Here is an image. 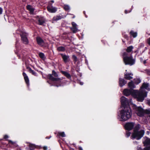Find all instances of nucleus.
<instances>
[{
    "label": "nucleus",
    "instance_id": "nucleus-23",
    "mask_svg": "<svg viewBox=\"0 0 150 150\" xmlns=\"http://www.w3.org/2000/svg\"><path fill=\"white\" fill-rule=\"evenodd\" d=\"M130 37H132L133 38H136L137 36V32H134L133 30H131L129 32Z\"/></svg>",
    "mask_w": 150,
    "mask_h": 150
},
{
    "label": "nucleus",
    "instance_id": "nucleus-58",
    "mask_svg": "<svg viewBox=\"0 0 150 150\" xmlns=\"http://www.w3.org/2000/svg\"><path fill=\"white\" fill-rule=\"evenodd\" d=\"M137 52H138V50H136V51H134V53H136Z\"/></svg>",
    "mask_w": 150,
    "mask_h": 150
},
{
    "label": "nucleus",
    "instance_id": "nucleus-41",
    "mask_svg": "<svg viewBox=\"0 0 150 150\" xmlns=\"http://www.w3.org/2000/svg\"><path fill=\"white\" fill-rule=\"evenodd\" d=\"M131 132L128 131L126 132V136L127 137H129L130 135Z\"/></svg>",
    "mask_w": 150,
    "mask_h": 150
},
{
    "label": "nucleus",
    "instance_id": "nucleus-44",
    "mask_svg": "<svg viewBox=\"0 0 150 150\" xmlns=\"http://www.w3.org/2000/svg\"><path fill=\"white\" fill-rule=\"evenodd\" d=\"M147 43L150 46V37L147 39Z\"/></svg>",
    "mask_w": 150,
    "mask_h": 150
},
{
    "label": "nucleus",
    "instance_id": "nucleus-38",
    "mask_svg": "<svg viewBox=\"0 0 150 150\" xmlns=\"http://www.w3.org/2000/svg\"><path fill=\"white\" fill-rule=\"evenodd\" d=\"M72 59H73L74 61L75 62H77V57L75 55H73L72 56Z\"/></svg>",
    "mask_w": 150,
    "mask_h": 150
},
{
    "label": "nucleus",
    "instance_id": "nucleus-39",
    "mask_svg": "<svg viewBox=\"0 0 150 150\" xmlns=\"http://www.w3.org/2000/svg\"><path fill=\"white\" fill-rule=\"evenodd\" d=\"M122 35L123 37L125 39H126L127 40L128 39V35L125 33L122 34Z\"/></svg>",
    "mask_w": 150,
    "mask_h": 150
},
{
    "label": "nucleus",
    "instance_id": "nucleus-8",
    "mask_svg": "<svg viewBox=\"0 0 150 150\" xmlns=\"http://www.w3.org/2000/svg\"><path fill=\"white\" fill-rule=\"evenodd\" d=\"M36 41L37 44L41 47H45L46 43H45L44 40L40 37L36 38Z\"/></svg>",
    "mask_w": 150,
    "mask_h": 150
},
{
    "label": "nucleus",
    "instance_id": "nucleus-29",
    "mask_svg": "<svg viewBox=\"0 0 150 150\" xmlns=\"http://www.w3.org/2000/svg\"><path fill=\"white\" fill-rule=\"evenodd\" d=\"M149 86V85L148 83H144L142 84V87L147 90H149L150 89L148 88Z\"/></svg>",
    "mask_w": 150,
    "mask_h": 150
},
{
    "label": "nucleus",
    "instance_id": "nucleus-32",
    "mask_svg": "<svg viewBox=\"0 0 150 150\" xmlns=\"http://www.w3.org/2000/svg\"><path fill=\"white\" fill-rule=\"evenodd\" d=\"M29 146L30 150H33L37 148V146L36 145L33 144H30Z\"/></svg>",
    "mask_w": 150,
    "mask_h": 150
},
{
    "label": "nucleus",
    "instance_id": "nucleus-42",
    "mask_svg": "<svg viewBox=\"0 0 150 150\" xmlns=\"http://www.w3.org/2000/svg\"><path fill=\"white\" fill-rule=\"evenodd\" d=\"M132 10V9H131L129 10H125V13L126 14H127V13H129L131 12Z\"/></svg>",
    "mask_w": 150,
    "mask_h": 150
},
{
    "label": "nucleus",
    "instance_id": "nucleus-49",
    "mask_svg": "<svg viewBox=\"0 0 150 150\" xmlns=\"http://www.w3.org/2000/svg\"><path fill=\"white\" fill-rule=\"evenodd\" d=\"M43 149L44 150H47V148L46 146H44L43 147Z\"/></svg>",
    "mask_w": 150,
    "mask_h": 150
},
{
    "label": "nucleus",
    "instance_id": "nucleus-31",
    "mask_svg": "<svg viewBox=\"0 0 150 150\" xmlns=\"http://www.w3.org/2000/svg\"><path fill=\"white\" fill-rule=\"evenodd\" d=\"M133 81L135 84L137 85L141 82V80L139 78H136L134 79Z\"/></svg>",
    "mask_w": 150,
    "mask_h": 150
},
{
    "label": "nucleus",
    "instance_id": "nucleus-46",
    "mask_svg": "<svg viewBox=\"0 0 150 150\" xmlns=\"http://www.w3.org/2000/svg\"><path fill=\"white\" fill-rule=\"evenodd\" d=\"M8 136L7 135H5L4 136V139H7V138H8Z\"/></svg>",
    "mask_w": 150,
    "mask_h": 150
},
{
    "label": "nucleus",
    "instance_id": "nucleus-24",
    "mask_svg": "<svg viewBox=\"0 0 150 150\" xmlns=\"http://www.w3.org/2000/svg\"><path fill=\"white\" fill-rule=\"evenodd\" d=\"M133 49V47L131 45L127 47L126 50V51L127 53L131 52L132 51V50Z\"/></svg>",
    "mask_w": 150,
    "mask_h": 150
},
{
    "label": "nucleus",
    "instance_id": "nucleus-14",
    "mask_svg": "<svg viewBox=\"0 0 150 150\" xmlns=\"http://www.w3.org/2000/svg\"><path fill=\"white\" fill-rule=\"evenodd\" d=\"M133 75L132 73L125 72L124 74V79L127 80H130L133 79L132 76Z\"/></svg>",
    "mask_w": 150,
    "mask_h": 150
},
{
    "label": "nucleus",
    "instance_id": "nucleus-40",
    "mask_svg": "<svg viewBox=\"0 0 150 150\" xmlns=\"http://www.w3.org/2000/svg\"><path fill=\"white\" fill-rule=\"evenodd\" d=\"M145 114H150V109H146L145 110Z\"/></svg>",
    "mask_w": 150,
    "mask_h": 150
},
{
    "label": "nucleus",
    "instance_id": "nucleus-52",
    "mask_svg": "<svg viewBox=\"0 0 150 150\" xmlns=\"http://www.w3.org/2000/svg\"><path fill=\"white\" fill-rule=\"evenodd\" d=\"M143 64H145L146 63V60H145L143 61Z\"/></svg>",
    "mask_w": 150,
    "mask_h": 150
},
{
    "label": "nucleus",
    "instance_id": "nucleus-57",
    "mask_svg": "<svg viewBox=\"0 0 150 150\" xmlns=\"http://www.w3.org/2000/svg\"><path fill=\"white\" fill-rule=\"evenodd\" d=\"M83 84V82H80V85H82Z\"/></svg>",
    "mask_w": 150,
    "mask_h": 150
},
{
    "label": "nucleus",
    "instance_id": "nucleus-17",
    "mask_svg": "<svg viewBox=\"0 0 150 150\" xmlns=\"http://www.w3.org/2000/svg\"><path fill=\"white\" fill-rule=\"evenodd\" d=\"M119 86L120 87H122L125 85L127 82V81L123 79L119 78Z\"/></svg>",
    "mask_w": 150,
    "mask_h": 150
},
{
    "label": "nucleus",
    "instance_id": "nucleus-48",
    "mask_svg": "<svg viewBox=\"0 0 150 150\" xmlns=\"http://www.w3.org/2000/svg\"><path fill=\"white\" fill-rule=\"evenodd\" d=\"M139 59H140V62H143V58L142 57H140L139 58Z\"/></svg>",
    "mask_w": 150,
    "mask_h": 150
},
{
    "label": "nucleus",
    "instance_id": "nucleus-5",
    "mask_svg": "<svg viewBox=\"0 0 150 150\" xmlns=\"http://www.w3.org/2000/svg\"><path fill=\"white\" fill-rule=\"evenodd\" d=\"M144 130L141 129L139 131L133 132L131 137L132 139H136L138 140L140 139L144 136Z\"/></svg>",
    "mask_w": 150,
    "mask_h": 150
},
{
    "label": "nucleus",
    "instance_id": "nucleus-1",
    "mask_svg": "<svg viewBox=\"0 0 150 150\" xmlns=\"http://www.w3.org/2000/svg\"><path fill=\"white\" fill-rule=\"evenodd\" d=\"M120 120L125 121L130 118L132 115V112L130 107L123 108L120 111Z\"/></svg>",
    "mask_w": 150,
    "mask_h": 150
},
{
    "label": "nucleus",
    "instance_id": "nucleus-35",
    "mask_svg": "<svg viewBox=\"0 0 150 150\" xmlns=\"http://www.w3.org/2000/svg\"><path fill=\"white\" fill-rule=\"evenodd\" d=\"M131 105L133 110L136 111L138 109V107H137L134 104H132Z\"/></svg>",
    "mask_w": 150,
    "mask_h": 150
},
{
    "label": "nucleus",
    "instance_id": "nucleus-43",
    "mask_svg": "<svg viewBox=\"0 0 150 150\" xmlns=\"http://www.w3.org/2000/svg\"><path fill=\"white\" fill-rule=\"evenodd\" d=\"M147 74L149 75H150V70L149 69H146V70Z\"/></svg>",
    "mask_w": 150,
    "mask_h": 150
},
{
    "label": "nucleus",
    "instance_id": "nucleus-2",
    "mask_svg": "<svg viewBox=\"0 0 150 150\" xmlns=\"http://www.w3.org/2000/svg\"><path fill=\"white\" fill-rule=\"evenodd\" d=\"M128 55V54L126 52H124L123 53V61L126 65H132L135 63V59H133L132 53L130 54L129 56Z\"/></svg>",
    "mask_w": 150,
    "mask_h": 150
},
{
    "label": "nucleus",
    "instance_id": "nucleus-15",
    "mask_svg": "<svg viewBox=\"0 0 150 150\" xmlns=\"http://www.w3.org/2000/svg\"><path fill=\"white\" fill-rule=\"evenodd\" d=\"M23 75L24 77L25 83L27 86H29V80L28 76L24 72H23L22 74Z\"/></svg>",
    "mask_w": 150,
    "mask_h": 150
},
{
    "label": "nucleus",
    "instance_id": "nucleus-45",
    "mask_svg": "<svg viewBox=\"0 0 150 150\" xmlns=\"http://www.w3.org/2000/svg\"><path fill=\"white\" fill-rule=\"evenodd\" d=\"M8 142L9 143H11V144H14V142H13L11 140H8Z\"/></svg>",
    "mask_w": 150,
    "mask_h": 150
},
{
    "label": "nucleus",
    "instance_id": "nucleus-20",
    "mask_svg": "<svg viewBox=\"0 0 150 150\" xmlns=\"http://www.w3.org/2000/svg\"><path fill=\"white\" fill-rule=\"evenodd\" d=\"M32 6L30 5H28L26 6V8L27 10L30 11V13L31 14H33L35 10V8H32Z\"/></svg>",
    "mask_w": 150,
    "mask_h": 150
},
{
    "label": "nucleus",
    "instance_id": "nucleus-6",
    "mask_svg": "<svg viewBox=\"0 0 150 150\" xmlns=\"http://www.w3.org/2000/svg\"><path fill=\"white\" fill-rule=\"evenodd\" d=\"M122 107L124 108L130 107L128 99L124 96H122L120 98Z\"/></svg>",
    "mask_w": 150,
    "mask_h": 150
},
{
    "label": "nucleus",
    "instance_id": "nucleus-11",
    "mask_svg": "<svg viewBox=\"0 0 150 150\" xmlns=\"http://www.w3.org/2000/svg\"><path fill=\"white\" fill-rule=\"evenodd\" d=\"M145 141L143 142L144 146L145 147L150 148V138L146 137H145ZM148 149H150V148H148Z\"/></svg>",
    "mask_w": 150,
    "mask_h": 150
},
{
    "label": "nucleus",
    "instance_id": "nucleus-22",
    "mask_svg": "<svg viewBox=\"0 0 150 150\" xmlns=\"http://www.w3.org/2000/svg\"><path fill=\"white\" fill-rule=\"evenodd\" d=\"M128 86L130 88V89H132L133 91L134 90L133 89L135 88L136 87L134 85V83L132 81H131L128 83Z\"/></svg>",
    "mask_w": 150,
    "mask_h": 150
},
{
    "label": "nucleus",
    "instance_id": "nucleus-3",
    "mask_svg": "<svg viewBox=\"0 0 150 150\" xmlns=\"http://www.w3.org/2000/svg\"><path fill=\"white\" fill-rule=\"evenodd\" d=\"M134 97L137 99L138 102H142L147 96V92L139 91L137 90H134L133 92Z\"/></svg>",
    "mask_w": 150,
    "mask_h": 150
},
{
    "label": "nucleus",
    "instance_id": "nucleus-60",
    "mask_svg": "<svg viewBox=\"0 0 150 150\" xmlns=\"http://www.w3.org/2000/svg\"><path fill=\"white\" fill-rule=\"evenodd\" d=\"M82 141H79V143H82Z\"/></svg>",
    "mask_w": 150,
    "mask_h": 150
},
{
    "label": "nucleus",
    "instance_id": "nucleus-25",
    "mask_svg": "<svg viewBox=\"0 0 150 150\" xmlns=\"http://www.w3.org/2000/svg\"><path fill=\"white\" fill-rule=\"evenodd\" d=\"M69 33H64L62 34V37L64 40H66L69 38L68 34Z\"/></svg>",
    "mask_w": 150,
    "mask_h": 150
},
{
    "label": "nucleus",
    "instance_id": "nucleus-7",
    "mask_svg": "<svg viewBox=\"0 0 150 150\" xmlns=\"http://www.w3.org/2000/svg\"><path fill=\"white\" fill-rule=\"evenodd\" d=\"M134 125V123L133 122L126 123L124 126L125 129L129 131H130L133 129Z\"/></svg>",
    "mask_w": 150,
    "mask_h": 150
},
{
    "label": "nucleus",
    "instance_id": "nucleus-37",
    "mask_svg": "<svg viewBox=\"0 0 150 150\" xmlns=\"http://www.w3.org/2000/svg\"><path fill=\"white\" fill-rule=\"evenodd\" d=\"M64 9L65 11H67L70 9V7L68 5H65L64 7Z\"/></svg>",
    "mask_w": 150,
    "mask_h": 150
},
{
    "label": "nucleus",
    "instance_id": "nucleus-50",
    "mask_svg": "<svg viewBox=\"0 0 150 150\" xmlns=\"http://www.w3.org/2000/svg\"><path fill=\"white\" fill-rule=\"evenodd\" d=\"M79 150H83L81 146H79L78 147Z\"/></svg>",
    "mask_w": 150,
    "mask_h": 150
},
{
    "label": "nucleus",
    "instance_id": "nucleus-33",
    "mask_svg": "<svg viewBox=\"0 0 150 150\" xmlns=\"http://www.w3.org/2000/svg\"><path fill=\"white\" fill-rule=\"evenodd\" d=\"M140 129V125L139 124L137 125L134 129L133 132H136L137 131H139V130Z\"/></svg>",
    "mask_w": 150,
    "mask_h": 150
},
{
    "label": "nucleus",
    "instance_id": "nucleus-47",
    "mask_svg": "<svg viewBox=\"0 0 150 150\" xmlns=\"http://www.w3.org/2000/svg\"><path fill=\"white\" fill-rule=\"evenodd\" d=\"M3 10L2 8L0 7V15L2 13Z\"/></svg>",
    "mask_w": 150,
    "mask_h": 150
},
{
    "label": "nucleus",
    "instance_id": "nucleus-54",
    "mask_svg": "<svg viewBox=\"0 0 150 150\" xmlns=\"http://www.w3.org/2000/svg\"><path fill=\"white\" fill-rule=\"evenodd\" d=\"M27 0H22L23 2H26Z\"/></svg>",
    "mask_w": 150,
    "mask_h": 150
},
{
    "label": "nucleus",
    "instance_id": "nucleus-59",
    "mask_svg": "<svg viewBox=\"0 0 150 150\" xmlns=\"http://www.w3.org/2000/svg\"><path fill=\"white\" fill-rule=\"evenodd\" d=\"M122 41L124 43L125 42V41H124L123 40H122Z\"/></svg>",
    "mask_w": 150,
    "mask_h": 150
},
{
    "label": "nucleus",
    "instance_id": "nucleus-26",
    "mask_svg": "<svg viewBox=\"0 0 150 150\" xmlns=\"http://www.w3.org/2000/svg\"><path fill=\"white\" fill-rule=\"evenodd\" d=\"M65 50V48L63 46L58 47L57 48V50L59 52H64Z\"/></svg>",
    "mask_w": 150,
    "mask_h": 150
},
{
    "label": "nucleus",
    "instance_id": "nucleus-56",
    "mask_svg": "<svg viewBox=\"0 0 150 150\" xmlns=\"http://www.w3.org/2000/svg\"><path fill=\"white\" fill-rule=\"evenodd\" d=\"M50 2L52 3H54V1L53 0H51L50 1Z\"/></svg>",
    "mask_w": 150,
    "mask_h": 150
},
{
    "label": "nucleus",
    "instance_id": "nucleus-28",
    "mask_svg": "<svg viewBox=\"0 0 150 150\" xmlns=\"http://www.w3.org/2000/svg\"><path fill=\"white\" fill-rule=\"evenodd\" d=\"M27 69H28V70L29 72L31 73L33 75H34L35 76H37V73L34 71L33 70H32L30 67H27Z\"/></svg>",
    "mask_w": 150,
    "mask_h": 150
},
{
    "label": "nucleus",
    "instance_id": "nucleus-21",
    "mask_svg": "<svg viewBox=\"0 0 150 150\" xmlns=\"http://www.w3.org/2000/svg\"><path fill=\"white\" fill-rule=\"evenodd\" d=\"M61 73L65 76L68 79L71 80V76L70 74H69L68 72L66 71H61Z\"/></svg>",
    "mask_w": 150,
    "mask_h": 150
},
{
    "label": "nucleus",
    "instance_id": "nucleus-61",
    "mask_svg": "<svg viewBox=\"0 0 150 150\" xmlns=\"http://www.w3.org/2000/svg\"><path fill=\"white\" fill-rule=\"evenodd\" d=\"M76 71H77V72H79V71H78V70H76Z\"/></svg>",
    "mask_w": 150,
    "mask_h": 150
},
{
    "label": "nucleus",
    "instance_id": "nucleus-12",
    "mask_svg": "<svg viewBox=\"0 0 150 150\" xmlns=\"http://www.w3.org/2000/svg\"><path fill=\"white\" fill-rule=\"evenodd\" d=\"M134 90L133 91L130 89H125L123 91V94L124 95L126 96H128L131 94H132L133 96V92H134Z\"/></svg>",
    "mask_w": 150,
    "mask_h": 150
},
{
    "label": "nucleus",
    "instance_id": "nucleus-55",
    "mask_svg": "<svg viewBox=\"0 0 150 150\" xmlns=\"http://www.w3.org/2000/svg\"><path fill=\"white\" fill-rule=\"evenodd\" d=\"M83 14L85 15L86 17V18H87V16H86V12H85V11H83Z\"/></svg>",
    "mask_w": 150,
    "mask_h": 150
},
{
    "label": "nucleus",
    "instance_id": "nucleus-19",
    "mask_svg": "<svg viewBox=\"0 0 150 150\" xmlns=\"http://www.w3.org/2000/svg\"><path fill=\"white\" fill-rule=\"evenodd\" d=\"M47 9L49 12L51 13H55L57 10V9L56 8L52 6L51 7L47 6Z\"/></svg>",
    "mask_w": 150,
    "mask_h": 150
},
{
    "label": "nucleus",
    "instance_id": "nucleus-53",
    "mask_svg": "<svg viewBox=\"0 0 150 150\" xmlns=\"http://www.w3.org/2000/svg\"><path fill=\"white\" fill-rule=\"evenodd\" d=\"M148 103L149 105V106H150V100H148Z\"/></svg>",
    "mask_w": 150,
    "mask_h": 150
},
{
    "label": "nucleus",
    "instance_id": "nucleus-51",
    "mask_svg": "<svg viewBox=\"0 0 150 150\" xmlns=\"http://www.w3.org/2000/svg\"><path fill=\"white\" fill-rule=\"evenodd\" d=\"M51 137V136H47V137H46L45 138L47 139H50Z\"/></svg>",
    "mask_w": 150,
    "mask_h": 150
},
{
    "label": "nucleus",
    "instance_id": "nucleus-9",
    "mask_svg": "<svg viewBox=\"0 0 150 150\" xmlns=\"http://www.w3.org/2000/svg\"><path fill=\"white\" fill-rule=\"evenodd\" d=\"M137 114L138 116L142 117L145 114V110L140 106L138 107V109L136 111Z\"/></svg>",
    "mask_w": 150,
    "mask_h": 150
},
{
    "label": "nucleus",
    "instance_id": "nucleus-34",
    "mask_svg": "<svg viewBox=\"0 0 150 150\" xmlns=\"http://www.w3.org/2000/svg\"><path fill=\"white\" fill-rule=\"evenodd\" d=\"M65 134L64 132H58L57 134V136H60L62 137H65Z\"/></svg>",
    "mask_w": 150,
    "mask_h": 150
},
{
    "label": "nucleus",
    "instance_id": "nucleus-13",
    "mask_svg": "<svg viewBox=\"0 0 150 150\" xmlns=\"http://www.w3.org/2000/svg\"><path fill=\"white\" fill-rule=\"evenodd\" d=\"M60 55L61 56L63 61L64 63H66L69 61L70 59L69 56V55L62 53L60 54Z\"/></svg>",
    "mask_w": 150,
    "mask_h": 150
},
{
    "label": "nucleus",
    "instance_id": "nucleus-36",
    "mask_svg": "<svg viewBox=\"0 0 150 150\" xmlns=\"http://www.w3.org/2000/svg\"><path fill=\"white\" fill-rule=\"evenodd\" d=\"M148 148H150L148 147H144V149H142L141 147H138L137 148V150H150V149H148Z\"/></svg>",
    "mask_w": 150,
    "mask_h": 150
},
{
    "label": "nucleus",
    "instance_id": "nucleus-10",
    "mask_svg": "<svg viewBox=\"0 0 150 150\" xmlns=\"http://www.w3.org/2000/svg\"><path fill=\"white\" fill-rule=\"evenodd\" d=\"M20 36L23 43L25 45L28 44L29 41L26 34L23 33Z\"/></svg>",
    "mask_w": 150,
    "mask_h": 150
},
{
    "label": "nucleus",
    "instance_id": "nucleus-4",
    "mask_svg": "<svg viewBox=\"0 0 150 150\" xmlns=\"http://www.w3.org/2000/svg\"><path fill=\"white\" fill-rule=\"evenodd\" d=\"M52 75L55 77L58 76V74L54 70L52 71V74H48L47 76V78L50 80L53 81H57L60 82L61 79L59 78H55L52 76Z\"/></svg>",
    "mask_w": 150,
    "mask_h": 150
},
{
    "label": "nucleus",
    "instance_id": "nucleus-16",
    "mask_svg": "<svg viewBox=\"0 0 150 150\" xmlns=\"http://www.w3.org/2000/svg\"><path fill=\"white\" fill-rule=\"evenodd\" d=\"M37 17V18H38V24L41 25H43V24L45 22V19L44 18V17H39V16H38Z\"/></svg>",
    "mask_w": 150,
    "mask_h": 150
},
{
    "label": "nucleus",
    "instance_id": "nucleus-18",
    "mask_svg": "<svg viewBox=\"0 0 150 150\" xmlns=\"http://www.w3.org/2000/svg\"><path fill=\"white\" fill-rule=\"evenodd\" d=\"M71 24L72 25V28H71V30L73 33H75L77 32V29L76 27L77 25L74 22H71Z\"/></svg>",
    "mask_w": 150,
    "mask_h": 150
},
{
    "label": "nucleus",
    "instance_id": "nucleus-27",
    "mask_svg": "<svg viewBox=\"0 0 150 150\" xmlns=\"http://www.w3.org/2000/svg\"><path fill=\"white\" fill-rule=\"evenodd\" d=\"M62 18V16H54L52 19L54 21H57L61 19Z\"/></svg>",
    "mask_w": 150,
    "mask_h": 150
},
{
    "label": "nucleus",
    "instance_id": "nucleus-30",
    "mask_svg": "<svg viewBox=\"0 0 150 150\" xmlns=\"http://www.w3.org/2000/svg\"><path fill=\"white\" fill-rule=\"evenodd\" d=\"M38 55L39 57L43 60H45L46 58V57L45 56V54L42 52H40L39 54Z\"/></svg>",
    "mask_w": 150,
    "mask_h": 150
}]
</instances>
